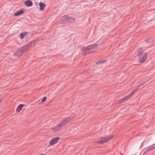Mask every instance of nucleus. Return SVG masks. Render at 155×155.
<instances>
[{
  "label": "nucleus",
  "mask_w": 155,
  "mask_h": 155,
  "mask_svg": "<svg viewBox=\"0 0 155 155\" xmlns=\"http://www.w3.org/2000/svg\"><path fill=\"white\" fill-rule=\"evenodd\" d=\"M72 118L71 117H68L63 119L52 128L53 130L55 132H59L62 129V128L64 127Z\"/></svg>",
  "instance_id": "nucleus-1"
},
{
  "label": "nucleus",
  "mask_w": 155,
  "mask_h": 155,
  "mask_svg": "<svg viewBox=\"0 0 155 155\" xmlns=\"http://www.w3.org/2000/svg\"><path fill=\"white\" fill-rule=\"evenodd\" d=\"M36 44L35 41H32L29 43L28 45H26L24 46L21 47L18 49V51L14 54L15 56H18L22 54L25 51L31 48L34 46Z\"/></svg>",
  "instance_id": "nucleus-2"
},
{
  "label": "nucleus",
  "mask_w": 155,
  "mask_h": 155,
  "mask_svg": "<svg viewBox=\"0 0 155 155\" xmlns=\"http://www.w3.org/2000/svg\"><path fill=\"white\" fill-rule=\"evenodd\" d=\"M97 45L96 44L91 45L87 47H84L82 49L81 54L82 55H85L91 53L97 49Z\"/></svg>",
  "instance_id": "nucleus-3"
},
{
  "label": "nucleus",
  "mask_w": 155,
  "mask_h": 155,
  "mask_svg": "<svg viewBox=\"0 0 155 155\" xmlns=\"http://www.w3.org/2000/svg\"><path fill=\"white\" fill-rule=\"evenodd\" d=\"M145 84V83L144 82L139 85L136 89H134L133 91L128 95L124 97L123 98L120 100V101H119V103H122L124 101L126 100H129L131 97H132L133 96V95L134 94V93H135L139 89V88L140 86L144 84Z\"/></svg>",
  "instance_id": "nucleus-4"
},
{
  "label": "nucleus",
  "mask_w": 155,
  "mask_h": 155,
  "mask_svg": "<svg viewBox=\"0 0 155 155\" xmlns=\"http://www.w3.org/2000/svg\"><path fill=\"white\" fill-rule=\"evenodd\" d=\"M113 137V136H106L104 137H102L100 138L101 139L96 141V143L101 144L104 143H105L109 140L112 139Z\"/></svg>",
  "instance_id": "nucleus-5"
},
{
  "label": "nucleus",
  "mask_w": 155,
  "mask_h": 155,
  "mask_svg": "<svg viewBox=\"0 0 155 155\" xmlns=\"http://www.w3.org/2000/svg\"><path fill=\"white\" fill-rule=\"evenodd\" d=\"M147 54L144 53L143 54L138 56L139 61L141 63H143L146 59Z\"/></svg>",
  "instance_id": "nucleus-6"
},
{
  "label": "nucleus",
  "mask_w": 155,
  "mask_h": 155,
  "mask_svg": "<svg viewBox=\"0 0 155 155\" xmlns=\"http://www.w3.org/2000/svg\"><path fill=\"white\" fill-rule=\"evenodd\" d=\"M62 19H64L67 22L70 23L73 22L74 21V18L71 17L64 16L62 18Z\"/></svg>",
  "instance_id": "nucleus-7"
},
{
  "label": "nucleus",
  "mask_w": 155,
  "mask_h": 155,
  "mask_svg": "<svg viewBox=\"0 0 155 155\" xmlns=\"http://www.w3.org/2000/svg\"><path fill=\"white\" fill-rule=\"evenodd\" d=\"M155 148V143H154L148 148L144 152L143 155H146V154H148L149 152L152 151Z\"/></svg>",
  "instance_id": "nucleus-8"
},
{
  "label": "nucleus",
  "mask_w": 155,
  "mask_h": 155,
  "mask_svg": "<svg viewBox=\"0 0 155 155\" xmlns=\"http://www.w3.org/2000/svg\"><path fill=\"white\" fill-rule=\"evenodd\" d=\"M59 139L58 137H56L52 139L50 142V145H53L55 144L59 140Z\"/></svg>",
  "instance_id": "nucleus-9"
},
{
  "label": "nucleus",
  "mask_w": 155,
  "mask_h": 155,
  "mask_svg": "<svg viewBox=\"0 0 155 155\" xmlns=\"http://www.w3.org/2000/svg\"><path fill=\"white\" fill-rule=\"evenodd\" d=\"M24 11L22 10H21L16 12H15L14 15L15 16H17L21 15L22 14L24 13Z\"/></svg>",
  "instance_id": "nucleus-10"
},
{
  "label": "nucleus",
  "mask_w": 155,
  "mask_h": 155,
  "mask_svg": "<svg viewBox=\"0 0 155 155\" xmlns=\"http://www.w3.org/2000/svg\"><path fill=\"white\" fill-rule=\"evenodd\" d=\"M25 5L28 7L31 6L33 5L32 2L30 0L26 1H25Z\"/></svg>",
  "instance_id": "nucleus-11"
},
{
  "label": "nucleus",
  "mask_w": 155,
  "mask_h": 155,
  "mask_svg": "<svg viewBox=\"0 0 155 155\" xmlns=\"http://www.w3.org/2000/svg\"><path fill=\"white\" fill-rule=\"evenodd\" d=\"M39 5L40 6V10L41 11H43L45 7V4L42 2H40L39 3Z\"/></svg>",
  "instance_id": "nucleus-12"
},
{
  "label": "nucleus",
  "mask_w": 155,
  "mask_h": 155,
  "mask_svg": "<svg viewBox=\"0 0 155 155\" xmlns=\"http://www.w3.org/2000/svg\"><path fill=\"white\" fill-rule=\"evenodd\" d=\"M24 105L23 104H20L19 105L18 107L16 108V111L17 112H19L20 111L22 107H23Z\"/></svg>",
  "instance_id": "nucleus-13"
},
{
  "label": "nucleus",
  "mask_w": 155,
  "mask_h": 155,
  "mask_svg": "<svg viewBox=\"0 0 155 155\" xmlns=\"http://www.w3.org/2000/svg\"><path fill=\"white\" fill-rule=\"evenodd\" d=\"M27 32L26 31L20 34V37L21 39L24 38L27 35Z\"/></svg>",
  "instance_id": "nucleus-14"
},
{
  "label": "nucleus",
  "mask_w": 155,
  "mask_h": 155,
  "mask_svg": "<svg viewBox=\"0 0 155 155\" xmlns=\"http://www.w3.org/2000/svg\"><path fill=\"white\" fill-rule=\"evenodd\" d=\"M138 56L143 54L142 48H139L138 51Z\"/></svg>",
  "instance_id": "nucleus-15"
},
{
  "label": "nucleus",
  "mask_w": 155,
  "mask_h": 155,
  "mask_svg": "<svg viewBox=\"0 0 155 155\" xmlns=\"http://www.w3.org/2000/svg\"><path fill=\"white\" fill-rule=\"evenodd\" d=\"M106 61V60L98 61L96 63V64H101L103 63H105Z\"/></svg>",
  "instance_id": "nucleus-16"
},
{
  "label": "nucleus",
  "mask_w": 155,
  "mask_h": 155,
  "mask_svg": "<svg viewBox=\"0 0 155 155\" xmlns=\"http://www.w3.org/2000/svg\"><path fill=\"white\" fill-rule=\"evenodd\" d=\"M46 97H44L42 98V101L43 102H44L46 101Z\"/></svg>",
  "instance_id": "nucleus-17"
},
{
  "label": "nucleus",
  "mask_w": 155,
  "mask_h": 155,
  "mask_svg": "<svg viewBox=\"0 0 155 155\" xmlns=\"http://www.w3.org/2000/svg\"><path fill=\"white\" fill-rule=\"evenodd\" d=\"M145 41L147 43H149L150 42V39H148L147 40H145Z\"/></svg>",
  "instance_id": "nucleus-18"
},
{
  "label": "nucleus",
  "mask_w": 155,
  "mask_h": 155,
  "mask_svg": "<svg viewBox=\"0 0 155 155\" xmlns=\"http://www.w3.org/2000/svg\"><path fill=\"white\" fill-rule=\"evenodd\" d=\"M2 101V99L0 98V103H1Z\"/></svg>",
  "instance_id": "nucleus-19"
},
{
  "label": "nucleus",
  "mask_w": 155,
  "mask_h": 155,
  "mask_svg": "<svg viewBox=\"0 0 155 155\" xmlns=\"http://www.w3.org/2000/svg\"><path fill=\"white\" fill-rule=\"evenodd\" d=\"M40 155H44V154H41Z\"/></svg>",
  "instance_id": "nucleus-20"
}]
</instances>
